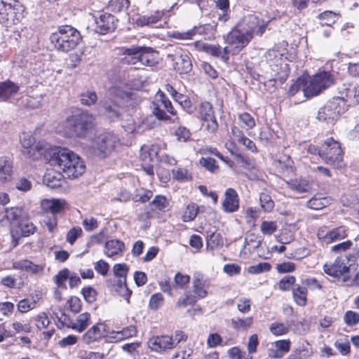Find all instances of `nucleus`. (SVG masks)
<instances>
[{"mask_svg":"<svg viewBox=\"0 0 359 359\" xmlns=\"http://www.w3.org/2000/svg\"><path fill=\"white\" fill-rule=\"evenodd\" d=\"M225 198L222 206L224 210L226 212H233L237 211L239 207V198L237 192L232 188H228L225 191Z\"/></svg>","mask_w":359,"mask_h":359,"instance_id":"nucleus-21","label":"nucleus"},{"mask_svg":"<svg viewBox=\"0 0 359 359\" xmlns=\"http://www.w3.org/2000/svg\"><path fill=\"white\" fill-rule=\"evenodd\" d=\"M291 189L299 193H304L310 189L309 184L306 181L294 180L289 183Z\"/></svg>","mask_w":359,"mask_h":359,"instance_id":"nucleus-52","label":"nucleus"},{"mask_svg":"<svg viewBox=\"0 0 359 359\" xmlns=\"http://www.w3.org/2000/svg\"><path fill=\"white\" fill-rule=\"evenodd\" d=\"M108 333L107 325L103 323H98L88 330L82 336V340L85 344H90L103 337H107Z\"/></svg>","mask_w":359,"mask_h":359,"instance_id":"nucleus-18","label":"nucleus"},{"mask_svg":"<svg viewBox=\"0 0 359 359\" xmlns=\"http://www.w3.org/2000/svg\"><path fill=\"white\" fill-rule=\"evenodd\" d=\"M49 156L52 157L50 165L57 166L68 178H77L86 170V165L80 156L70 149L53 147Z\"/></svg>","mask_w":359,"mask_h":359,"instance_id":"nucleus-1","label":"nucleus"},{"mask_svg":"<svg viewBox=\"0 0 359 359\" xmlns=\"http://www.w3.org/2000/svg\"><path fill=\"white\" fill-rule=\"evenodd\" d=\"M90 314L88 312L81 313L75 320V324L72 326V329L78 332H82L90 325Z\"/></svg>","mask_w":359,"mask_h":359,"instance_id":"nucleus-32","label":"nucleus"},{"mask_svg":"<svg viewBox=\"0 0 359 359\" xmlns=\"http://www.w3.org/2000/svg\"><path fill=\"white\" fill-rule=\"evenodd\" d=\"M174 100L177 102L182 107L187 111H191L192 109L191 102L189 98L182 93H178Z\"/></svg>","mask_w":359,"mask_h":359,"instance_id":"nucleus-54","label":"nucleus"},{"mask_svg":"<svg viewBox=\"0 0 359 359\" xmlns=\"http://www.w3.org/2000/svg\"><path fill=\"white\" fill-rule=\"evenodd\" d=\"M18 90L19 86L10 80L0 83V98L4 101L8 100Z\"/></svg>","mask_w":359,"mask_h":359,"instance_id":"nucleus-25","label":"nucleus"},{"mask_svg":"<svg viewBox=\"0 0 359 359\" xmlns=\"http://www.w3.org/2000/svg\"><path fill=\"white\" fill-rule=\"evenodd\" d=\"M13 176V162L6 156L0 157V185L10 182Z\"/></svg>","mask_w":359,"mask_h":359,"instance_id":"nucleus-22","label":"nucleus"},{"mask_svg":"<svg viewBox=\"0 0 359 359\" xmlns=\"http://www.w3.org/2000/svg\"><path fill=\"white\" fill-rule=\"evenodd\" d=\"M128 97L127 92L118 86L109 88L107 94L100 102V106L104 114L110 119L114 120L123 113L122 103Z\"/></svg>","mask_w":359,"mask_h":359,"instance_id":"nucleus-3","label":"nucleus"},{"mask_svg":"<svg viewBox=\"0 0 359 359\" xmlns=\"http://www.w3.org/2000/svg\"><path fill=\"white\" fill-rule=\"evenodd\" d=\"M53 148L49 144L43 141H39L37 143L34 144L26 149L22 150L23 154L32 160H37L41 157H43L46 160L48 161L50 164L52 156L50 155V150Z\"/></svg>","mask_w":359,"mask_h":359,"instance_id":"nucleus-15","label":"nucleus"},{"mask_svg":"<svg viewBox=\"0 0 359 359\" xmlns=\"http://www.w3.org/2000/svg\"><path fill=\"white\" fill-rule=\"evenodd\" d=\"M260 229L263 234L271 235L277 230V224L275 222L263 221Z\"/></svg>","mask_w":359,"mask_h":359,"instance_id":"nucleus-59","label":"nucleus"},{"mask_svg":"<svg viewBox=\"0 0 359 359\" xmlns=\"http://www.w3.org/2000/svg\"><path fill=\"white\" fill-rule=\"evenodd\" d=\"M66 205V201L63 199L52 198L43 199L41 201V208L46 212H49L52 215L60 212Z\"/></svg>","mask_w":359,"mask_h":359,"instance_id":"nucleus-23","label":"nucleus"},{"mask_svg":"<svg viewBox=\"0 0 359 359\" xmlns=\"http://www.w3.org/2000/svg\"><path fill=\"white\" fill-rule=\"evenodd\" d=\"M25 9L19 1L13 0L8 3L7 11L0 16V23L6 27L19 24L25 17Z\"/></svg>","mask_w":359,"mask_h":359,"instance_id":"nucleus-11","label":"nucleus"},{"mask_svg":"<svg viewBox=\"0 0 359 359\" xmlns=\"http://www.w3.org/2000/svg\"><path fill=\"white\" fill-rule=\"evenodd\" d=\"M50 323L47 314L44 312L39 313L35 317V325L39 330L46 328Z\"/></svg>","mask_w":359,"mask_h":359,"instance_id":"nucleus-53","label":"nucleus"},{"mask_svg":"<svg viewBox=\"0 0 359 359\" xmlns=\"http://www.w3.org/2000/svg\"><path fill=\"white\" fill-rule=\"evenodd\" d=\"M269 20L265 21L259 15L250 13L244 15L237 23V26L250 38L252 39L255 35L262 36L265 32Z\"/></svg>","mask_w":359,"mask_h":359,"instance_id":"nucleus-7","label":"nucleus"},{"mask_svg":"<svg viewBox=\"0 0 359 359\" xmlns=\"http://www.w3.org/2000/svg\"><path fill=\"white\" fill-rule=\"evenodd\" d=\"M271 269V265L269 263L263 262L257 265L250 266L248 268V272L252 274H257L262 272L269 271Z\"/></svg>","mask_w":359,"mask_h":359,"instance_id":"nucleus-60","label":"nucleus"},{"mask_svg":"<svg viewBox=\"0 0 359 359\" xmlns=\"http://www.w3.org/2000/svg\"><path fill=\"white\" fill-rule=\"evenodd\" d=\"M13 187L20 191L27 192L31 190L32 183L27 177L21 176L14 180Z\"/></svg>","mask_w":359,"mask_h":359,"instance_id":"nucleus-38","label":"nucleus"},{"mask_svg":"<svg viewBox=\"0 0 359 359\" xmlns=\"http://www.w3.org/2000/svg\"><path fill=\"white\" fill-rule=\"evenodd\" d=\"M129 4L128 0H110L108 4V8L114 12H121L127 9Z\"/></svg>","mask_w":359,"mask_h":359,"instance_id":"nucleus-45","label":"nucleus"},{"mask_svg":"<svg viewBox=\"0 0 359 359\" xmlns=\"http://www.w3.org/2000/svg\"><path fill=\"white\" fill-rule=\"evenodd\" d=\"M124 243L119 240H110L105 243L104 254L112 257L121 254L124 250Z\"/></svg>","mask_w":359,"mask_h":359,"instance_id":"nucleus-27","label":"nucleus"},{"mask_svg":"<svg viewBox=\"0 0 359 359\" xmlns=\"http://www.w3.org/2000/svg\"><path fill=\"white\" fill-rule=\"evenodd\" d=\"M200 116L203 121H210L215 117L212 104L208 102H203L200 107Z\"/></svg>","mask_w":359,"mask_h":359,"instance_id":"nucleus-40","label":"nucleus"},{"mask_svg":"<svg viewBox=\"0 0 359 359\" xmlns=\"http://www.w3.org/2000/svg\"><path fill=\"white\" fill-rule=\"evenodd\" d=\"M22 208L18 207L6 208L4 218H6L10 222L19 220L22 216Z\"/></svg>","mask_w":359,"mask_h":359,"instance_id":"nucleus-43","label":"nucleus"},{"mask_svg":"<svg viewBox=\"0 0 359 359\" xmlns=\"http://www.w3.org/2000/svg\"><path fill=\"white\" fill-rule=\"evenodd\" d=\"M82 233V229L79 226H75L71 229L67 233L66 241L70 244H73L77 238Z\"/></svg>","mask_w":359,"mask_h":359,"instance_id":"nucleus-61","label":"nucleus"},{"mask_svg":"<svg viewBox=\"0 0 359 359\" xmlns=\"http://www.w3.org/2000/svg\"><path fill=\"white\" fill-rule=\"evenodd\" d=\"M238 119L247 129H252L255 126V121L249 113L245 112L241 114L238 116Z\"/></svg>","mask_w":359,"mask_h":359,"instance_id":"nucleus-57","label":"nucleus"},{"mask_svg":"<svg viewBox=\"0 0 359 359\" xmlns=\"http://www.w3.org/2000/svg\"><path fill=\"white\" fill-rule=\"evenodd\" d=\"M320 158L327 164L341 166L343 151L339 143L332 137L327 139L321 145Z\"/></svg>","mask_w":359,"mask_h":359,"instance_id":"nucleus-9","label":"nucleus"},{"mask_svg":"<svg viewBox=\"0 0 359 359\" xmlns=\"http://www.w3.org/2000/svg\"><path fill=\"white\" fill-rule=\"evenodd\" d=\"M67 304L72 312L78 313L81 311L82 303L79 297H71L67 301Z\"/></svg>","mask_w":359,"mask_h":359,"instance_id":"nucleus-62","label":"nucleus"},{"mask_svg":"<svg viewBox=\"0 0 359 359\" xmlns=\"http://www.w3.org/2000/svg\"><path fill=\"white\" fill-rule=\"evenodd\" d=\"M344 322L349 326H353L359 323V313L353 311L346 312L344 317Z\"/></svg>","mask_w":359,"mask_h":359,"instance_id":"nucleus-56","label":"nucleus"},{"mask_svg":"<svg viewBox=\"0 0 359 359\" xmlns=\"http://www.w3.org/2000/svg\"><path fill=\"white\" fill-rule=\"evenodd\" d=\"M334 83V76L329 72L323 71L317 73L303 83L302 92L306 97L316 96L333 85Z\"/></svg>","mask_w":359,"mask_h":359,"instance_id":"nucleus-6","label":"nucleus"},{"mask_svg":"<svg viewBox=\"0 0 359 359\" xmlns=\"http://www.w3.org/2000/svg\"><path fill=\"white\" fill-rule=\"evenodd\" d=\"M113 290L120 296L124 297L129 302V297L132 291L129 290L126 285V279H117L114 280Z\"/></svg>","mask_w":359,"mask_h":359,"instance_id":"nucleus-29","label":"nucleus"},{"mask_svg":"<svg viewBox=\"0 0 359 359\" xmlns=\"http://www.w3.org/2000/svg\"><path fill=\"white\" fill-rule=\"evenodd\" d=\"M50 40L57 50L68 52L79 43L81 36L80 32L73 27L64 25L50 35Z\"/></svg>","mask_w":359,"mask_h":359,"instance_id":"nucleus-4","label":"nucleus"},{"mask_svg":"<svg viewBox=\"0 0 359 359\" xmlns=\"http://www.w3.org/2000/svg\"><path fill=\"white\" fill-rule=\"evenodd\" d=\"M158 154V147L156 145L147 146L141 147L140 158L142 163H151Z\"/></svg>","mask_w":359,"mask_h":359,"instance_id":"nucleus-26","label":"nucleus"},{"mask_svg":"<svg viewBox=\"0 0 359 359\" xmlns=\"http://www.w3.org/2000/svg\"><path fill=\"white\" fill-rule=\"evenodd\" d=\"M118 142V137L109 132L100 134L93 141L91 150L94 155L104 158L115 148Z\"/></svg>","mask_w":359,"mask_h":359,"instance_id":"nucleus-8","label":"nucleus"},{"mask_svg":"<svg viewBox=\"0 0 359 359\" xmlns=\"http://www.w3.org/2000/svg\"><path fill=\"white\" fill-rule=\"evenodd\" d=\"M173 178L177 181L184 182L191 179V175L186 168H177L172 170Z\"/></svg>","mask_w":359,"mask_h":359,"instance_id":"nucleus-50","label":"nucleus"},{"mask_svg":"<svg viewBox=\"0 0 359 359\" xmlns=\"http://www.w3.org/2000/svg\"><path fill=\"white\" fill-rule=\"evenodd\" d=\"M117 18L107 13L100 14L99 18L95 19V31L100 34H106L114 32L116 27Z\"/></svg>","mask_w":359,"mask_h":359,"instance_id":"nucleus-17","label":"nucleus"},{"mask_svg":"<svg viewBox=\"0 0 359 359\" xmlns=\"http://www.w3.org/2000/svg\"><path fill=\"white\" fill-rule=\"evenodd\" d=\"M95 126V118L87 111H82L67 118L66 135L69 137L90 139L94 134Z\"/></svg>","mask_w":359,"mask_h":359,"instance_id":"nucleus-2","label":"nucleus"},{"mask_svg":"<svg viewBox=\"0 0 359 359\" xmlns=\"http://www.w3.org/2000/svg\"><path fill=\"white\" fill-rule=\"evenodd\" d=\"M292 295L294 302L299 306H304L306 304L307 290L299 285H294Z\"/></svg>","mask_w":359,"mask_h":359,"instance_id":"nucleus-34","label":"nucleus"},{"mask_svg":"<svg viewBox=\"0 0 359 359\" xmlns=\"http://www.w3.org/2000/svg\"><path fill=\"white\" fill-rule=\"evenodd\" d=\"M44 183L51 189H56L62 187L63 179L60 172L49 171L44 175Z\"/></svg>","mask_w":359,"mask_h":359,"instance_id":"nucleus-28","label":"nucleus"},{"mask_svg":"<svg viewBox=\"0 0 359 359\" xmlns=\"http://www.w3.org/2000/svg\"><path fill=\"white\" fill-rule=\"evenodd\" d=\"M122 61L128 65L152 67L155 64L154 50L151 48L132 46L123 50Z\"/></svg>","mask_w":359,"mask_h":359,"instance_id":"nucleus-5","label":"nucleus"},{"mask_svg":"<svg viewBox=\"0 0 359 359\" xmlns=\"http://www.w3.org/2000/svg\"><path fill=\"white\" fill-rule=\"evenodd\" d=\"M97 100V96L95 91L87 90L80 95V102L86 106H91Z\"/></svg>","mask_w":359,"mask_h":359,"instance_id":"nucleus-44","label":"nucleus"},{"mask_svg":"<svg viewBox=\"0 0 359 359\" xmlns=\"http://www.w3.org/2000/svg\"><path fill=\"white\" fill-rule=\"evenodd\" d=\"M231 327L238 331H245L251 327L253 323L252 317L245 318H233L231 320Z\"/></svg>","mask_w":359,"mask_h":359,"instance_id":"nucleus-33","label":"nucleus"},{"mask_svg":"<svg viewBox=\"0 0 359 359\" xmlns=\"http://www.w3.org/2000/svg\"><path fill=\"white\" fill-rule=\"evenodd\" d=\"M199 211V207L195 203L189 204L182 215V220L185 222L194 220Z\"/></svg>","mask_w":359,"mask_h":359,"instance_id":"nucleus-42","label":"nucleus"},{"mask_svg":"<svg viewBox=\"0 0 359 359\" xmlns=\"http://www.w3.org/2000/svg\"><path fill=\"white\" fill-rule=\"evenodd\" d=\"M114 275L119 279L126 277L128 268L126 264H116L113 267Z\"/></svg>","mask_w":359,"mask_h":359,"instance_id":"nucleus-63","label":"nucleus"},{"mask_svg":"<svg viewBox=\"0 0 359 359\" xmlns=\"http://www.w3.org/2000/svg\"><path fill=\"white\" fill-rule=\"evenodd\" d=\"M338 95L333 98L337 99L340 105L344 106L346 111L348 106L356 105L359 103V86L355 83H344L337 88Z\"/></svg>","mask_w":359,"mask_h":359,"instance_id":"nucleus-10","label":"nucleus"},{"mask_svg":"<svg viewBox=\"0 0 359 359\" xmlns=\"http://www.w3.org/2000/svg\"><path fill=\"white\" fill-rule=\"evenodd\" d=\"M348 263V259L347 257H338L333 263L324 264L323 269L327 275L334 278H339L348 273L349 266L347 265Z\"/></svg>","mask_w":359,"mask_h":359,"instance_id":"nucleus-16","label":"nucleus"},{"mask_svg":"<svg viewBox=\"0 0 359 359\" xmlns=\"http://www.w3.org/2000/svg\"><path fill=\"white\" fill-rule=\"evenodd\" d=\"M347 229L344 226H340L330 230L329 233V243L345 238L347 236Z\"/></svg>","mask_w":359,"mask_h":359,"instance_id":"nucleus-41","label":"nucleus"},{"mask_svg":"<svg viewBox=\"0 0 359 359\" xmlns=\"http://www.w3.org/2000/svg\"><path fill=\"white\" fill-rule=\"evenodd\" d=\"M251 40L252 39L241 31L237 25L228 33L225 38L227 47L230 49L232 55H236L241 52Z\"/></svg>","mask_w":359,"mask_h":359,"instance_id":"nucleus-12","label":"nucleus"},{"mask_svg":"<svg viewBox=\"0 0 359 359\" xmlns=\"http://www.w3.org/2000/svg\"><path fill=\"white\" fill-rule=\"evenodd\" d=\"M203 48H207V50L211 53L212 55L221 57L225 60L229 59L227 55L228 54L231 53L230 49L227 47V46L224 48H222L219 46H208L207 44H203Z\"/></svg>","mask_w":359,"mask_h":359,"instance_id":"nucleus-37","label":"nucleus"},{"mask_svg":"<svg viewBox=\"0 0 359 359\" xmlns=\"http://www.w3.org/2000/svg\"><path fill=\"white\" fill-rule=\"evenodd\" d=\"M337 99L332 98L327 104L321 107L318 112L317 118L327 124H334L337 120L340 114L344 113V106L340 105Z\"/></svg>","mask_w":359,"mask_h":359,"instance_id":"nucleus-13","label":"nucleus"},{"mask_svg":"<svg viewBox=\"0 0 359 359\" xmlns=\"http://www.w3.org/2000/svg\"><path fill=\"white\" fill-rule=\"evenodd\" d=\"M193 292L194 297L196 301L198 299H203L208 294L207 289L209 287V282L207 278L200 272H195L193 277Z\"/></svg>","mask_w":359,"mask_h":359,"instance_id":"nucleus-20","label":"nucleus"},{"mask_svg":"<svg viewBox=\"0 0 359 359\" xmlns=\"http://www.w3.org/2000/svg\"><path fill=\"white\" fill-rule=\"evenodd\" d=\"M200 163L203 167H205L211 172H215L219 168L218 165H216V161L210 157L201 158L200 160Z\"/></svg>","mask_w":359,"mask_h":359,"instance_id":"nucleus-58","label":"nucleus"},{"mask_svg":"<svg viewBox=\"0 0 359 359\" xmlns=\"http://www.w3.org/2000/svg\"><path fill=\"white\" fill-rule=\"evenodd\" d=\"M259 201L262 209L265 212H270L274 207V203L270 195L266 193H261L259 196Z\"/></svg>","mask_w":359,"mask_h":359,"instance_id":"nucleus-47","label":"nucleus"},{"mask_svg":"<svg viewBox=\"0 0 359 359\" xmlns=\"http://www.w3.org/2000/svg\"><path fill=\"white\" fill-rule=\"evenodd\" d=\"M318 18L321 21L323 25L331 26L338 20V15L332 11H326L320 13Z\"/></svg>","mask_w":359,"mask_h":359,"instance_id":"nucleus-39","label":"nucleus"},{"mask_svg":"<svg viewBox=\"0 0 359 359\" xmlns=\"http://www.w3.org/2000/svg\"><path fill=\"white\" fill-rule=\"evenodd\" d=\"M69 271L68 269H63L60 271L54 277V281L58 287L66 288L65 282L69 278Z\"/></svg>","mask_w":359,"mask_h":359,"instance_id":"nucleus-46","label":"nucleus"},{"mask_svg":"<svg viewBox=\"0 0 359 359\" xmlns=\"http://www.w3.org/2000/svg\"><path fill=\"white\" fill-rule=\"evenodd\" d=\"M164 13L163 11H156L151 15H142L137 18V23L140 26L153 25L161 20Z\"/></svg>","mask_w":359,"mask_h":359,"instance_id":"nucleus-30","label":"nucleus"},{"mask_svg":"<svg viewBox=\"0 0 359 359\" xmlns=\"http://www.w3.org/2000/svg\"><path fill=\"white\" fill-rule=\"evenodd\" d=\"M327 201L325 198H320L313 197L307 201V207L313 210H321L327 205Z\"/></svg>","mask_w":359,"mask_h":359,"instance_id":"nucleus-51","label":"nucleus"},{"mask_svg":"<svg viewBox=\"0 0 359 359\" xmlns=\"http://www.w3.org/2000/svg\"><path fill=\"white\" fill-rule=\"evenodd\" d=\"M12 267L17 270H24L27 272L37 274L41 272L43 269L41 265L35 264L28 259H22L14 262Z\"/></svg>","mask_w":359,"mask_h":359,"instance_id":"nucleus-24","label":"nucleus"},{"mask_svg":"<svg viewBox=\"0 0 359 359\" xmlns=\"http://www.w3.org/2000/svg\"><path fill=\"white\" fill-rule=\"evenodd\" d=\"M84 299L88 303H93L96 300L97 291L92 287H85L81 290Z\"/></svg>","mask_w":359,"mask_h":359,"instance_id":"nucleus-55","label":"nucleus"},{"mask_svg":"<svg viewBox=\"0 0 359 359\" xmlns=\"http://www.w3.org/2000/svg\"><path fill=\"white\" fill-rule=\"evenodd\" d=\"M217 7L221 10L222 13L218 14V20L226 22L229 19V0H215Z\"/></svg>","mask_w":359,"mask_h":359,"instance_id":"nucleus-36","label":"nucleus"},{"mask_svg":"<svg viewBox=\"0 0 359 359\" xmlns=\"http://www.w3.org/2000/svg\"><path fill=\"white\" fill-rule=\"evenodd\" d=\"M270 331L276 336L283 335L289 332V326L283 323H273L270 325Z\"/></svg>","mask_w":359,"mask_h":359,"instance_id":"nucleus-48","label":"nucleus"},{"mask_svg":"<svg viewBox=\"0 0 359 359\" xmlns=\"http://www.w3.org/2000/svg\"><path fill=\"white\" fill-rule=\"evenodd\" d=\"M208 245H210L211 248L222 247L223 245V241L221 234L215 233L211 234L208 238Z\"/></svg>","mask_w":359,"mask_h":359,"instance_id":"nucleus-64","label":"nucleus"},{"mask_svg":"<svg viewBox=\"0 0 359 359\" xmlns=\"http://www.w3.org/2000/svg\"><path fill=\"white\" fill-rule=\"evenodd\" d=\"M36 226L29 220L20 219L17 227V233L22 237H27L35 232Z\"/></svg>","mask_w":359,"mask_h":359,"instance_id":"nucleus-31","label":"nucleus"},{"mask_svg":"<svg viewBox=\"0 0 359 359\" xmlns=\"http://www.w3.org/2000/svg\"><path fill=\"white\" fill-rule=\"evenodd\" d=\"M164 302V298L161 293H155L150 297L149 306L151 310H157L161 308Z\"/></svg>","mask_w":359,"mask_h":359,"instance_id":"nucleus-49","label":"nucleus"},{"mask_svg":"<svg viewBox=\"0 0 359 359\" xmlns=\"http://www.w3.org/2000/svg\"><path fill=\"white\" fill-rule=\"evenodd\" d=\"M148 346L156 352H162L175 348L172 337L169 335L153 337L149 339Z\"/></svg>","mask_w":359,"mask_h":359,"instance_id":"nucleus-19","label":"nucleus"},{"mask_svg":"<svg viewBox=\"0 0 359 359\" xmlns=\"http://www.w3.org/2000/svg\"><path fill=\"white\" fill-rule=\"evenodd\" d=\"M156 100L157 101V104H158L161 107H163L168 112L172 115H176L177 112L174 109V107L172 105L170 100L166 97L163 92L159 90L156 95Z\"/></svg>","mask_w":359,"mask_h":359,"instance_id":"nucleus-35","label":"nucleus"},{"mask_svg":"<svg viewBox=\"0 0 359 359\" xmlns=\"http://www.w3.org/2000/svg\"><path fill=\"white\" fill-rule=\"evenodd\" d=\"M167 57L173 62L175 69L180 74H187L191 71L192 62L187 51L176 48L173 53H169Z\"/></svg>","mask_w":359,"mask_h":359,"instance_id":"nucleus-14","label":"nucleus"}]
</instances>
